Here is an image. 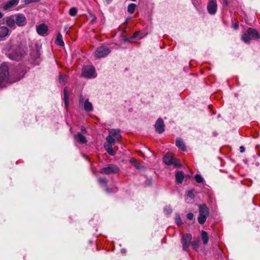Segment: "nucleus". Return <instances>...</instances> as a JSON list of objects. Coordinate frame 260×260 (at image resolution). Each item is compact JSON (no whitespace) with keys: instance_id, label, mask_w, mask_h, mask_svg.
Listing matches in <instances>:
<instances>
[{"instance_id":"obj_15","label":"nucleus","mask_w":260,"mask_h":260,"mask_svg":"<svg viewBox=\"0 0 260 260\" xmlns=\"http://www.w3.org/2000/svg\"><path fill=\"white\" fill-rule=\"evenodd\" d=\"M36 30L38 34L44 36L47 34L48 28L46 25L42 23L36 26Z\"/></svg>"},{"instance_id":"obj_21","label":"nucleus","mask_w":260,"mask_h":260,"mask_svg":"<svg viewBox=\"0 0 260 260\" xmlns=\"http://www.w3.org/2000/svg\"><path fill=\"white\" fill-rule=\"evenodd\" d=\"M175 178L177 183H182L184 178V173L182 171H177L175 174Z\"/></svg>"},{"instance_id":"obj_7","label":"nucleus","mask_w":260,"mask_h":260,"mask_svg":"<svg viewBox=\"0 0 260 260\" xmlns=\"http://www.w3.org/2000/svg\"><path fill=\"white\" fill-rule=\"evenodd\" d=\"M119 171V168L116 165H109L106 167L101 169L100 173L102 174L110 175L117 173Z\"/></svg>"},{"instance_id":"obj_11","label":"nucleus","mask_w":260,"mask_h":260,"mask_svg":"<svg viewBox=\"0 0 260 260\" xmlns=\"http://www.w3.org/2000/svg\"><path fill=\"white\" fill-rule=\"evenodd\" d=\"M16 24L19 26H22L26 23V18L23 14H18L15 15Z\"/></svg>"},{"instance_id":"obj_16","label":"nucleus","mask_w":260,"mask_h":260,"mask_svg":"<svg viewBox=\"0 0 260 260\" xmlns=\"http://www.w3.org/2000/svg\"><path fill=\"white\" fill-rule=\"evenodd\" d=\"M7 25L10 28H14L15 27L16 21L15 16L11 15L5 18Z\"/></svg>"},{"instance_id":"obj_35","label":"nucleus","mask_w":260,"mask_h":260,"mask_svg":"<svg viewBox=\"0 0 260 260\" xmlns=\"http://www.w3.org/2000/svg\"><path fill=\"white\" fill-rule=\"evenodd\" d=\"M164 212L167 214H169L172 212V209L169 206H167L164 208Z\"/></svg>"},{"instance_id":"obj_28","label":"nucleus","mask_w":260,"mask_h":260,"mask_svg":"<svg viewBox=\"0 0 260 260\" xmlns=\"http://www.w3.org/2000/svg\"><path fill=\"white\" fill-rule=\"evenodd\" d=\"M130 162L134 164V166L138 169H140L142 168L141 165L137 162V160L134 158H132L130 159Z\"/></svg>"},{"instance_id":"obj_1","label":"nucleus","mask_w":260,"mask_h":260,"mask_svg":"<svg viewBox=\"0 0 260 260\" xmlns=\"http://www.w3.org/2000/svg\"><path fill=\"white\" fill-rule=\"evenodd\" d=\"M24 74V71L19 68H17L14 74L10 75L8 66L5 63H3L0 66V88L6 86L8 83H11L20 80Z\"/></svg>"},{"instance_id":"obj_25","label":"nucleus","mask_w":260,"mask_h":260,"mask_svg":"<svg viewBox=\"0 0 260 260\" xmlns=\"http://www.w3.org/2000/svg\"><path fill=\"white\" fill-rule=\"evenodd\" d=\"M56 42L57 45L60 46H63L64 45L63 41L62 36L59 32L57 34Z\"/></svg>"},{"instance_id":"obj_4","label":"nucleus","mask_w":260,"mask_h":260,"mask_svg":"<svg viewBox=\"0 0 260 260\" xmlns=\"http://www.w3.org/2000/svg\"><path fill=\"white\" fill-rule=\"evenodd\" d=\"M259 38H260V35L255 29L253 28H249L247 34H244L242 36V40L246 43H249L252 39Z\"/></svg>"},{"instance_id":"obj_45","label":"nucleus","mask_w":260,"mask_h":260,"mask_svg":"<svg viewBox=\"0 0 260 260\" xmlns=\"http://www.w3.org/2000/svg\"><path fill=\"white\" fill-rule=\"evenodd\" d=\"M3 16H4V14L0 11V19L2 18Z\"/></svg>"},{"instance_id":"obj_22","label":"nucleus","mask_w":260,"mask_h":260,"mask_svg":"<svg viewBox=\"0 0 260 260\" xmlns=\"http://www.w3.org/2000/svg\"><path fill=\"white\" fill-rule=\"evenodd\" d=\"M75 138L77 140V141L80 144H85L86 143V139L85 137H84L81 134L78 133L75 136Z\"/></svg>"},{"instance_id":"obj_43","label":"nucleus","mask_w":260,"mask_h":260,"mask_svg":"<svg viewBox=\"0 0 260 260\" xmlns=\"http://www.w3.org/2000/svg\"><path fill=\"white\" fill-rule=\"evenodd\" d=\"M240 152H241V153L244 152V151H245V148H244V146H240Z\"/></svg>"},{"instance_id":"obj_49","label":"nucleus","mask_w":260,"mask_h":260,"mask_svg":"<svg viewBox=\"0 0 260 260\" xmlns=\"http://www.w3.org/2000/svg\"><path fill=\"white\" fill-rule=\"evenodd\" d=\"M131 1H132V2H135V1H136L137 0H131Z\"/></svg>"},{"instance_id":"obj_41","label":"nucleus","mask_w":260,"mask_h":260,"mask_svg":"<svg viewBox=\"0 0 260 260\" xmlns=\"http://www.w3.org/2000/svg\"><path fill=\"white\" fill-rule=\"evenodd\" d=\"M70 29V27L69 25H66L64 27V31L66 33H68V29Z\"/></svg>"},{"instance_id":"obj_14","label":"nucleus","mask_w":260,"mask_h":260,"mask_svg":"<svg viewBox=\"0 0 260 260\" xmlns=\"http://www.w3.org/2000/svg\"><path fill=\"white\" fill-rule=\"evenodd\" d=\"M155 128L156 131L159 134H161L164 132L165 125L162 119L158 118L155 124Z\"/></svg>"},{"instance_id":"obj_38","label":"nucleus","mask_w":260,"mask_h":260,"mask_svg":"<svg viewBox=\"0 0 260 260\" xmlns=\"http://www.w3.org/2000/svg\"><path fill=\"white\" fill-rule=\"evenodd\" d=\"M133 38H132V37H131L129 38H125L123 39V41L124 42H132V40H133Z\"/></svg>"},{"instance_id":"obj_46","label":"nucleus","mask_w":260,"mask_h":260,"mask_svg":"<svg viewBox=\"0 0 260 260\" xmlns=\"http://www.w3.org/2000/svg\"><path fill=\"white\" fill-rule=\"evenodd\" d=\"M96 19V17L95 16H93V19L92 21H94Z\"/></svg>"},{"instance_id":"obj_5","label":"nucleus","mask_w":260,"mask_h":260,"mask_svg":"<svg viewBox=\"0 0 260 260\" xmlns=\"http://www.w3.org/2000/svg\"><path fill=\"white\" fill-rule=\"evenodd\" d=\"M79 106L83 107L84 110L87 112L93 111V107L92 103L89 101V99L82 94L79 96Z\"/></svg>"},{"instance_id":"obj_13","label":"nucleus","mask_w":260,"mask_h":260,"mask_svg":"<svg viewBox=\"0 0 260 260\" xmlns=\"http://www.w3.org/2000/svg\"><path fill=\"white\" fill-rule=\"evenodd\" d=\"M19 0H10L3 5V8L4 10H11L19 3Z\"/></svg>"},{"instance_id":"obj_42","label":"nucleus","mask_w":260,"mask_h":260,"mask_svg":"<svg viewBox=\"0 0 260 260\" xmlns=\"http://www.w3.org/2000/svg\"><path fill=\"white\" fill-rule=\"evenodd\" d=\"M81 131L82 133H83V134H85L86 132L85 128L83 126H82L81 127Z\"/></svg>"},{"instance_id":"obj_32","label":"nucleus","mask_w":260,"mask_h":260,"mask_svg":"<svg viewBox=\"0 0 260 260\" xmlns=\"http://www.w3.org/2000/svg\"><path fill=\"white\" fill-rule=\"evenodd\" d=\"M66 79H67V77L66 75H63L61 74H59V82L60 83H64V82H66Z\"/></svg>"},{"instance_id":"obj_31","label":"nucleus","mask_w":260,"mask_h":260,"mask_svg":"<svg viewBox=\"0 0 260 260\" xmlns=\"http://www.w3.org/2000/svg\"><path fill=\"white\" fill-rule=\"evenodd\" d=\"M194 178L198 183H202L204 180L203 178L199 174H196L194 176Z\"/></svg>"},{"instance_id":"obj_36","label":"nucleus","mask_w":260,"mask_h":260,"mask_svg":"<svg viewBox=\"0 0 260 260\" xmlns=\"http://www.w3.org/2000/svg\"><path fill=\"white\" fill-rule=\"evenodd\" d=\"M40 0H25V3L26 4H30L34 2H39Z\"/></svg>"},{"instance_id":"obj_27","label":"nucleus","mask_w":260,"mask_h":260,"mask_svg":"<svg viewBox=\"0 0 260 260\" xmlns=\"http://www.w3.org/2000/svg\"><path fill=\"white\" fill-rule=\"evenodd\" d=\"M136 7V5L134 3H131L128 5L127 7V11L131 14H132L135 12Z\"/></svg>"},{"instance_id":"obj_33","label":"nucleus","mask_w":260,"mask_h":260,"mask_svg":"<svg viewBox=\"0 0 260 260\" xmlns=\"http://www.w3.org/2000/svg\"><path fill=\"white\" fill-rule=\"evenodd\" d=\"M194 189L188 191L187 194V197H188L189 198H191V199H193L194 197Z\"/></svg>"},{"instance_id":"obj_44","label":"nucleus","mask_w":260,"mask_h":260,"mask_svg":"<svg viewBox=\"0 0 260 260\" xmlns=\"http://www.w3.org/2000/svg\"><path fill=\"white\" fill-rule=\"evenodd\" d=\"M107 5H109L112 0H104Z\"/></svg>"},{"instance_id":"obj_10","label":"nucleus","mask_w":260,"mask_h":260,"mask_svg":"<svg viewBox=\"0 0 260 260\" xmlns=\"http://www.w3.org/2000/svg\"><path fill=\"white\" fill-rule=\"evenodd\" d=\"M217 3L216 0H210L207 4V11L211 15H214L217 11Z\"/></svg>"},{"instance_id":"obj_12","label":"nucleus","mask_w":260,"mask_h":260,"mask_svg":"<svg viewBox=\"0 0 260 260\" xmlns=\"http://www.w3.org/2000/svg\"><path fill=\"white\" fill-rule=\"evenodd\" d=\"M99 183L102 185L104 187H105V190L107 193L114 192L117 190V188L116 187L109 188L107 187V181L105 178H99L98 179Z\"/></svg>"},{"instance_id":"obj_6","label":"nucleus","mask_w":260,"mask_h":260,"mask_svg":"<svg viewBox=\"0 0 260 260\" xmlns=\"http://www.w3.org/2000/svg\"><path fill=\"white\" fill-rule=\"evenodd\" d=\"M82 76L86 78H93L96 76L95 68L93 66H86L82 69Z\"/></svg>"},{"instance_id":"obj_48","label":"nucleus","mask_w":260,"mask_h":260,"mask_svg":"<svg viewBox=\"0 0 260 260\" xmlns=\"http://www.w3.org/2000/svg\"><path fill=\"white\" fill-rule=\"evenodd\" d=\"M13 59H17L18 58H12Z\"/></svg>"},{"instance_id":"obj_23","label":"nucleus","mask_w":260,"mask_h":260,"mask_svg":"<svg viewBox=\"0 0 260 260\" xmlns=\"http://www.w3.org/2000/svg\"><path fill=\"white\" fill-rule=\"evenodd\" d=\"M173 157L172 155L167 154L164 157V162L167 165H171L172 164Z\"/></svg>"},{"instance_id":"obj_26","label":"nucleus","mask_w":260,"mask_h":260,"mask_svg":"<svg viewBox=\"0 0 260 260\" xmlns=\"http://www.w3.org/2000/svg\"><path fill=\"white\" fill-rule=\"evenodd\" d=\"M200 243V240L199 238H198L197 240L192 241L191 243L192 248L194 250L197 251L198 250Z\"/></svg>"},{"instance_id":"obj_29","label":"nucleus","mask_w":260,"mask_h":260,"mask_svg":"<svg viewBox=\"0 0 260 260\" xmlns=\"http://www.w3.org/2000/svg\"><path fill=\"white\" fill-rule=\"evenodd\" d=\"M175 219V222L178 225H180L182 223L180 215L179 213H176Z\"/></svg>"},{"instance_id":"obj_3","label":"nucleus","mask_w":260,"mask_h":260,"mask_svg":"<svg viewBox=\"0 0 260 260\" xmlns=\"http://www.w3.org/2000/svg\"><path fill=\"white\" fill-rule=\"evenodd\" d=\"M199 215L198 220L200 224H204L209 215V210L206 204L199 205Z\"/></svg>"},{"instance_id":"obj_19","label":"nucleus","mask_w":260,"mask_h":260,"mask_svg":"<svg viewBox=\"0 0 260 260\" xmlns=\"http://www.w3.org/2000/svg\"><path fill=\"white\" fill-rule=\"evenodd\" d=\"M9 30L5 26L0 27V41L4 40V38L9 35Z\"/></svg>"},{"instance_id":"obj_20","label":"nucleus","mask_w":260,"mask_h":260,"mask_svg":"<svg viewBox=\"0 0 260 260\" xmlns=\"http://www.w3.org/2000/svg\"><path fill=\"white\" fill-rule=\"evenodd\" d=\"M176 146L183 151L186 150V148L183 141L180 138H177L176 140Z\"/></svg>"},{"instance_id":"obj_17","label":"nucleus","mask_w":260,"mask_h":260,"mask_svg":"<svg viewBox=\"0 0 260 260\" xmlns=\"http://www.w3.org/2000/svg\"><path fill=\"white\" fill-rule=\"evenodd\" d=\"M63 100L65 108H67L69 104V90L67 87H64L63 89Z\"/></svg>"},{"instance_id":"obj_37","label":"nucleus","mask_w":260,"mask_h":260,"mask_svg":"<svg viewBox=\"0 0 260 260\" xmlns=\"http://www.w3.org/2000/svg\"><path fill=\"white\" fill-rule=\"evenodd\" d=\"M194 215L192 213H188L187 214V218L190 220H192L193 218Z\"/></svg>"},{"instance_id":"obj_9","label":"nucleus","mask_w":260,"mask_h":260,"mask_svg":"<svg viewBox=\"0 0 260 260\" xmlns=\"http://www.w3.org/2000/svg\"><path fill=\"white\" fill-rule=\"evenodd\" d=\"M191 239L192 235L190 234H186L182 235L181 242L183 250L187 251L189 245L191 244Z\"/></svg>"},{"instance_id":"obj_30","label":"nucleus","mask_w":260,"mask_h":260,"mask_svg":"<svg viewBox=\"0 0 260 260\" xmlns=\"http://www.w3.org/2000/svg\"><path fill=\"white\" fill-rule=\"evenodd\" d=\"M69 13L71 16H74L77 14V9L75 7H72L70 9Z\"/></svg>"},{"instance_id":"obj_24","label":"nucleus","mask_w":260,"mask_h":260,"mask_svg":"<svg viewBox=\"0 0 260 260\" xmlns=\"http://www.w3.org/2000/svg\"><path fill=\"white\" fill-rule=\"evenodd\" d=\"M201 237L203 244L204 245H207L209 240L208 233L204 231H202L201 233Z\"/></svg>"},{"instance_id":"obj_8","label":"nucleus","mask_w":260,"mask_h":260,"mask_svg":"<svg viewBox=\"0 0 260 260\" xmlns=\"http://www.w3.org/2000/svg\"><path fill=\"white\" fill-rule=\"evenodd\" d=\"M110 53V50L108 47L102 46L96 49L94 56L96 58H102L106 57Z\"/></svg>"},{"instance_id":"obj_34","label":"nucleus","mask_w":260,"mask_h":260,"mask_svg":"<svg viewBox=\"0 0 260 260\" xmlns=\"http://www.w3.org/2000/svg\"><path fill=\"white\" fill-rule=\"evenodd\" d=\"M171 165H173L175 166V167H179L180 166V164L179 162V160L176 159L175 157H173V159L172 160V164Z\"/></svg>"},{"instance_id":"obj_2","label":"nucleus","mask_w":260,"mask_h":260,"mask_svg":"<svg viewBox=\"0 0 260 260\" xmlns=\"http://www.w3.org/2000/svg\"><path fill=\"white\" fill-rule=\"evenodd\" d=\"M121 131L119 129H111L109 131V134L106 138V142L110 144H114L120 142L121 139Z\"/></svg>"},{"instance_id":"obj_18","label":"nucleus","mask_w":260,"mask_h":260,"mask_svg":"<svg viewBox=\"0 0 260 260\" xmlns=\"http://www.w3.org/2000/svg\"><path fill=\"white\" fill-rule=\"evenodd\" d=\"M114 145V144H110L107 143V142L104 145V148L106 151L109 153V155L112 156L115 155L116 154L115 151H114L112 148V146Z\"/></svg>"},{"instance_id":"obj_40","label":"nucleus","mask_w":260,"mask_h":260,"mask_svg":"<svg viewBox=\"0 0 260 260\" xmlns=\"http://www.w3.org/2000/svg\"><path fill=\"white\" fill-rule=\"evenodd\" d=\"M233 27L235 29H237L238 28V23H234L233 24Z\"/></svg>"},{"instance_id":"obj_47","label":"nucleus","mask_w":260,"mask_h":260,"mask_svg":"<svg viewBox=\"0 0 260 260\" xmlns=\"http://www.w3.org/2000/svg\"><path fill=\"white\" fill-rule=\"evenodd\" d=\"M121 252H122V253H125V250H124V249H122V250H121Z\"/></svg>"},{"instance_id":"obj_39","label":"nucleus","mask_w":260,"mask_h":260,"mask_svg":"<svg viewBox=\"0 0 260 260\" xmlns=\"http://www.w3.org/2000/svg\"><path fill=\"white\" fill-rule=\"evenodd\" d=\"M140 32L139 31L135 32L133 35L132 36L133 39L138 37L140 35Z\"/></svg>"}]
</instances>
